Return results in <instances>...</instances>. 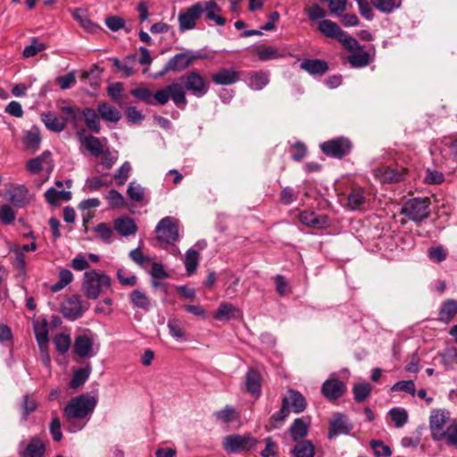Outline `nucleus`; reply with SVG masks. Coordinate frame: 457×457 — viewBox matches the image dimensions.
Returning <instances> with one entry per match:
<instances>
[{
    "label": "nucleus",
    "instance_id": "obj_32",
    "mask_svg": "<svg viewBox=\"0 0 457 457\" xmlns=\"http://www.w3.org/2000/svg\"><path fill=\"white\" fill-rule=\"evenodd\" d=\"M81 144L86 149L95 157H100L101 154L104 150V147L101 140L92 135L85 136L80 137Z\"/></svg>",
    "mask_w": 457,
    "mask_h": 457
},
{
    "label": "nucleus",
    "instance_id": "obj_8",
    "mask_svg": "<svg viewBox=\"0 0 457 457\" xmlns=\"http://www.w3.org/2000/svg\"><path fill=\"white\" fill-rule=\"evenodd\" d=\"M257 444V439L250 435H230L224 438V448L229 453L249 451Z\"/></svg>",
    "mask_w": 457,
    "mask_h": 457
},
{
    "label": "nucleus",
    "instance_id": "obj_16",
    "mask_svg": "<svg viewBox=\"0 0 457 457\" xmlns=\"http://www.w3.org/2000/svg\"><path fill=\"white\" fill-rule=\"evenodd\" d=\"M240 71L234 69H220L212 75V81L217 85H232L240 79Z\"/></svg>",
    "mask_w": 457,
    "mask_h": 457
},
{
    "label": "nucleus",
    "instance_id": "obj_58",
    "mask_svg": "<svg viewBox=\"0 0 457 457\" xmlns=\"http://www.w3.org/2000/svg\"><path fill=\"white\" fill-rule=\"evenodd\" d=\"M100 156L102 158L101 164L106 170L111 169L118 159L117 153L112 152L109 148H104Z\"/></svg>",
    "mask_w": 457,
    "mask_h": 457
},
{
    "label": "nucleus",
    "instance_id": "obj_62",
    "mask_svg": "<svg viewBox=\"0 0 457 457\" xmlns=\"http://www.w3.org/2000/svg\"><path fill=\"white\" fill-rule=\"evenodd\" d=\"M216 418L224 422L228 423L237 419L235 409L231 406H226L224 409L215 413Z\"/></svg>",
    "mask_w": 457,
    "mask_h": 457
},
{
    "label": "nucleus",
    "instance_id": "obj_9",
    "mask_svg": "<svg viewBox=\"0 0 457 457\" xmlns=\"http://www.w3.org/2000/svg\"><path fill=\"white\" fill-rule=\"evenodd\" d=\"M203 12L202 2H197L187 8L185 12H181L178 17L179 29L186 31L194 29L196 25V21L201 17Z\"/></svg>",
    "mask_w": 457,
    "mask_h": 457
},
{
    "label": "nucleus",
    "instance_id": "obj_36",
    "mask_svg": "<svg viewBox=\"0 0 457 457\" xmlns=\"http://www.w3.org/2000/svg\"><path fill=\"white\" fill-rule=\"evenodd\" d=\"M129 298L135 308L148 311L151 307L149 296L140 289L133 290L129 295Z\"/></svg>",
    "mask_w": 457,
    "mask_h": 457
},
{
    "label": "nucleus",
    "instance_id": "obj_63",
    "mask_svg": "<svg viewBox=\"0 0 457 457\" xmlns=\"http://www.w3.org/2000/svg\"><path fill=\"white\" fill-rule=\"evenodd\" d=\"M15 218L16 213L10 205L4 204L0 207V220L4 224H11Z\"/></svg>",
    "mask_w": 457,
    "mask_h": 457
},
{
    "label": "nucleus",
    "instance_id": "obj_51",
    "mask_svg": "<svg viewBox=\"0 0 457 457\" xmlns=\"http://www.w3.org/2000/svg\"><path fill=\"white\" fill-rule=\"evenodd\" d=\"M371 391V386L368 383L356 384L353 388L354 399L358 403H361L367 399Z\"/></svg>",
    "mask_w": 457,
    "mask_h": 457
},
{
    "label": "nucleus",
    "instance_id": "obj_43",
    "mask_svg": "<svg viewBox=\"0 0 457 457\" xmlns=\"http://www.w3.org/2000/svg\"><path fill=\"white\" fill-rule=\"evenodd\" d=\"M200 254L196 250L188 249L185 258V268L188 275L193 274L199 263Z\"/></svg>",
    "mask_w": 457,
    "mask_h": 457
},
{
    "label": "nucleus",
    "instance_id": "obj_23",
    "mask_svg": "<svg viewBox=\"0 0 457 457\" xmlns=\"http://www.w3.org/2000/svg\"><path fill=\"white\" fill-rule=\"evenodd\" d=\"M300 67L312 75H322L328 70V63L320 59L304 60L300 63Z\"/></svg>",
    "mask_w": 457,
    "mask_h": 457
},
{
    "label": "nucleus",
    "instance_id": "obj_44",
    "mask_svg": "<svg viewBox=\"0 0 457 457\" xmlns=\"http://www.w3.org/2000/svg\"><path fill=\"white\" fill-rule=\"evenodd\" d=\"M291 436L294 440L303 438L308 432L307 424L300 418L295 420L289 428Z\"/></svg>",
    "mask_w": 457,
    "mask_h": 457
},
{
    "label": "nucleus",
    "instance_id": "obj_61",
    "mask_svg": "<svg viewBox=\"0 0 457 457\" xmlns=\"http://www.w3.org/2000/svg\"><path fill=\"white\" fill-rule=\"evenodd\" d=\"M106 198L110 206L112 208H120L125 204L124 197L119 191L115 189L110 190Z\"/></svg>",
    "mask_w": 457,
    "mask_h": 457
},
{
    "label": "nucleus",
    "instance_id": "obj_34",
    "mask_svg": "<svg viewBox=\"0 0 457 457\" xmlns=\"http://www.w3.org/2000/svg\"><path fill=\"white\" fill-rule=\"evenodd\" d=\"M97 112L101 118L106 121L117 122L120 120V112L112 104L108 103H101L98 104Z\"/></svg>",
    "mask_w": 457,
    "mask_h": 457
},
{
    "label": "nucleus",
    "instance_id": "obj_31",
    "mask_svg": "<svg viewBox=\"0 0 457 457\" xmlns=\"http://www.w3.org/2000/svg\"><path fill=\"white\" fill-rule=\"evenodd\" d=\"M261 381L262 376L256 370H249L246 378L245 384L247 391L255 396H259L261 393Z\"/></svg>",
    "mask_w": 457,
    "mask_h": 457
},
{
    "label": "nucleus",
    "instance_id": "obj_47",
    "mask_svg": "<svg viewBox=\"0 0 457 457\" xmlns=\"http://www.w3.org/2000/svg\"><path fill=\"white\" fill-rule=\"evenodd\" d=\"M318 29L326 37L335 38L340 27L330 20H323L319 23Z\"/></svg>",
    "mask_w": 457,
    "mask_h": 457
},
{
    "label": "nucleus",
    "instance_id": "obj_5",
    "mask_svg": "<svg viewBox=\"0 0 457 457\" xmlns=\"http://www.w3.org/2000/svg\"><path fill=\"white\" fill-rule=\"evenodd\" d=\"M453 420L449 413L444 410H433L429 417V429L431 437L435 441H442L445 430Z\"/></svg>",
    "mask_w": 457,
    "mask_h": 457
},
{
    "label": "nucleus",
    "instance_id": "obj_33",
    "mask_svg": "<svg viewBox=\"0 0 457 457\" xmlns=\"http://www.w3.org/2000/svg\"><path fill=\"white\" fill-rule=\"evenodd\" d=\"M168 89L174 104L178 107L183 108L187 104L185 87L180 83L173 82L168 85Z\"/></svg>",
    "mask_w": 457,
    "mask_h": 457
},
{
    "label": "nucleus",
    "instance_id": "obj_30",
    "mask_svg": "<svg viewBox=\"0 0 457 457\" xmlns=\"http://www.w3.org/2000/svg\"><path fill=\"white\" fill-rule=\"evenodd\" d=\"M204 12L206 13V17L214 21L217 25L222 26L225 24L226 20L220 16V8L213 0L203 3Z\"/></svg>",
    "mask_w": 457,
    "mask_h": 457
},
{
    "label": "nucleus",
    "instance_id": "obj_40",
    "mask_svg": "<svg viewBox=\"0 0 457 457\" xmlns=\"http://www.w3.org/2000/svg\"><path fill=\"white\" fill-rule=\"evenodd\" d=\"M253 53L258 56L259 60L263 62L280 57L278 49L273 46L265 47L258 46L253 49Z\"/></svg>",
    "mask_w": 457,
    "mask_h": 457
},
{
    "label": "nucleus",
    "instance_id": "obj_41",
    "mask_svg": "<svg viewBox=\"0 0 457 457\" xmlns=\"http://www.w3.org/2000/svg\"><path fill=\"white\" fill-rule=\"evenodd\" d=\"M295 457H313L314 446L309 440L297 443L293 450Z\"/></svg>",
    "mask_w": 457,
    "mask_h": 457
},
{
    "label": "nucleus",
    "instance_id": "obj_21",
    "mask_svg": "<svg viewBox=\"0 0 457 457\" xmlns=\"http://www.w3.org/2000/svg\"><path fill=\"white\" fill-rule=\"evenodd\" d=\"M45 166H52L51 153L49 151H45L41 155L26 162L27 170L32 174L40 172Z\"/></svg>",
    "mask_w": 457,
    "mask_h": 457
},
{
    "label": "nucleus",
    "instance_id": "obj_59",
    "mask_svg": "<svg viewBox=\"0 0 457 457\" xmlns=\"http://www.w3.org/2000/svg\"><path fill=\"white\" fill-rule=\"evenodd\" d=\"M56 81L62 90H66L76 84V73L73 71L64 76H59Z\"/></svg>",
    "mask_w": 457,
    "mask_h": 457
},
{
    "label": "nucleus",
    "instance_id": "obj_6",
    "mask_svg": "<svg viewBox=\"0 0 457 457\" xmlns=\"http://www.w3.org/2000/svg\"><path fill=\"white\" fill-rule=\"evenodd\" d=\"M158 241L166 244H173L179 238V228L176 220L171 217L162 219L155 228Z\"/></svg>",
    "mask_w": 457,
    "mask_h": 457
},
{
    "label": "nucleus",
    "instance_id": "obj_49",
    "mask_svg": "<svg viewBox=\"0 0 457 457\" xmlns=\"http://www.w3.org/2000/svg\"><path fill=\"white\" fill-rule=\"evenodd\" d=\"M131 165L129 162H125L114 173L113 179L118 186H123L129 177Z\"/></svg>",
    "mask_w": 457,
    "mask_h": 457
},
{
    "label": "nucleus",
    "instance_id": "obj_26",
    "mask_svg": "<svg viewBox=\"0 0 457 457\" xmlns=\"http://www.w3.org/2000/svg\"><path fill=\"white\" fill-rule=\"evenodd\" d=\"M92 372V366L87 363L85 367L74 370L73 376L70 381V387L73 390L79 389L88 379Z\"/></svg>",
    "mask_w": 457,
    "mask_h": 457
},
{
    "label": "nucleus",
    "instance_id": "obj_55",
    "mask_svg": "<svg viewBox=\"0 0 457 457\" xmlns=\"http://www.w3.org/2000/svg\"><path fill=\"white\" fill-rule=\"evenodd\" d=\"M428 256L432 262H442L446 260L447 252L442 245L432 246L428 250Z\"/></svg>",
    "mask_w": 457,
    "mask_h": 457
},
{
    "label": "nucleus",
    "instance_id": "obj_15",
    "mask_svg": "<svg viewBox=\"0 0 457 457\" xmlns=\"http://www.w3.org/2000/svg\"><path fill=\"white\" fill-rule=\"evenodd\" d=\"M405 172L406 170L404 168L382 167L375 170V176L382 183H397L403 179Z\"/></svg>",
    "mask_w": 457,
    "mask_h": 457
},
{
    "label": "nucleus",
    "instance_id": "obj_7",
    "mask_svg": "<svg viewBox=\"0 0 457 457\" xmlns=\"http://www.w3.org/2000/svg\"><path fill=\"white\" fill-rule=\"evenodd\" d=\"M320 149L327 156L341 159L350 153L352 143L348 138L337 137L322 143Z\"/></svg>",
    "mask_w": 457,
    "mask_h": 457
},
{
    "label": "nucleus",
    "instance_id": "obj_27",
    "mask_svg": "<svg viewBox=\"0 0 457 457\" xmlns=\"http://www.w3.org/2000/svg\"><path fill=\"white\" fill-rule=\"evenodd\" d=\"M248 85L253 90H262L270 82V73L264 71H253L249 74Z\"/></svg>",
    "mask_w": 457,
    "mask_h": 457
},
{
    "label": "nucleus",
    "instance_id": "obj_53",
    "mask_svg": "<svg viewBox=\"0 0 457 457\" xmlns=\"http://www.w3.org/2000/svg\"><path fill=\"white\" fill-rule=\"evenodd\" d=\"M60 111L63 115L62 118L65 120V124L68 121H77L80 113L79 108L75 105H62L60 106Z\"/></svg>",
    "mask_w": 457,
    "mask_h": 457
},
{
    "label": "nucleus",
    "instance_id": "obj_14",
    "mask_svg": "<svg viewBox=\"0 0 457 457\" xmlns=\"http://www.w3.org/2000/svg\"><path fill=\"white\" fill-rule=\"evenodd\" d=\"M345 385L337 378L327 379L321 387L323 395L328 400H336L341 397L345 392Z\"/></svg>",
    "mask_w": 457,
    "mask_h": 457
},
{
    "label": "nucleus",
    "instance_id": "obj_12",
    "mask_svg": "<svg viewBox=\"0 0 457 457\" xmlns=\"http://www.w3.org/2000/svg\"><path fill=\"white\" fill-rule=\"evenodd\" d=\"M198 58H200V55H195L189 52L179 53L169 60V62L166 63L165 71H184L189 67L193 61Z\"/></svg>",
    "mask_w": 457,
    "mask_h": 457
},
{
    "label": "nucleus",
    "instance_id": "obj_64",
    "mask_svg": "<svg viewBox=\"0 0 457 457\" xmlns=\"http://www.w3.org/2000/svg\"><path fill=\"white\" fill-rule=\"evenodd\" d=\"M392 391H403L411 394V395H415L416 388L415 384L412 380H402L395 383L392 388Z\"/></svg>",
    "mask_w": 457,
    "mask_h": 457
},
{
    "label": "nucleus",
    "instance_id": "obj_3",
    "mask_svg": "<svg viewBox=\"0 0 457 457\" xmlns=\"http://www.w3.org/2000/svg\"><path fill=\"white\" fill-rule=\"evenodd\" d=\"M306 401L303 395L294 389L287 390V395L282 399L281 409L271 416L273 422H282L290 411L299 413L305 410Z\"/></svg>",
    "mask_w": 457,
    "mask_h": 457
},
{
    "label": "nucleus",
    "instance_id": "obj_38",
    "mask_svg": "<svg viewBox=\"0 0 457 457\" xmlns=\"http://www.w3.org/2000/svg\"><path fill=\"white\" fill-rule=\"evenodd\" d=\"M457 313V301L450 299L443 303L439 312L440 320L448 323Z\"/></svg>",
    "mask_w": 457,
    "mask_h": 457
},
{
    "label": "nucleus",
    "instance_id": "obj_39",
    "mask_svg": "<svg viewBox=\"0 0 457 457\" xmlns=\"http://www.w3.org/2000/svg\"><path fill=\"white\" fill-rule=\"evenodd\" d=\"M34 332L39 349H44L46 346H48L49 337L47 322L44 321L40 325H36Z\"/></svg>",
    "mask_w": 457,
    "mask_h": 457
},
{
    "label": "nucleus",
    "instance_id": "obj_50",
    "mask_svg": "<svg viewBox=\"0 0 457 457\" xmlns=\"http://www.w3.org/2000/svg\"><path fill=\"white\" fill-rule=\"evenodd\" d=\"M450 446H457V422L453 420L445 430L444 439Z\"/></svg>",
    "mask_w": 457,
    "mask_h": 457
},
{
    "label": "nucleus",
    "instance_id": "obj_20",
    "mask_svg": "<svg viewBox=\"0 0 457 457\" xmlns=\"http://www.w3.org/2000/svg\"><path fill=\"white\" fill-rule=\"evenodd\" d=\"M113 228L122 237L134 235L137 231L135 220L127 216H121L114 220Z\"/></svg>",
    "mask_w": 457,
    "mask_h": 457
},
{
    "label": "nucleus",
    "instance_id": "obj_54",
    "mask_svg": "<svg viewBox=\"0 0 457 457\" xmlns=\"http://www.w3.org/2000/svg\"><path fill=\"white\" fill-rule=\"evenodd\" d=\"M348 61L353 67H364L369 64L370 55L367 52H358L350 55Z\"/></svg>",
    "mask_w": 457,
    "mask_h": 457
},
{
    "label": "nucleus",
    "instance_id": "obj_17",
    "mask_svg": "<svg viewBox=\"0 0 457 457\" xmlns=\"http://www.w3.org/2000/svg\"><path fill=\"white\" fill-rule=\"evenodd\" d=\"M302 224L315 228H322L328 226V219L325 215H318L314 212L303 211L299 214Z\"/></svg>",
    "mask_w": 457,
    "mask_h": 457
},
{
    "label": "nucleus",
    "instance_id": "obj_24",
    "mask_svg": "<svg viewBox=\"0 0 457 457\" xmlns=\"http://www.w3.org/2000/svg\"><path fill=\"white\" fill-rule=\"evenodd\" d=\"M72 17L79 23V25L89 33H96L101 29L100 26L93 22L86 10L78 8L72 12Z\"/></svg>",
    "mask_w": 457,
    "mask_h": 457
},
{
    "label": "nucleus",
    "instance_id": "obj_28",
    "mask_svg": "<svg viewBox=\"0 0 457 457\" xmlns=\"http://www.w3.org/2000/svg\"><path fill=\"white\" fill-rule=\"evenodd\" d=\"M366 201V193L361 188H353L347 197V206L351 210H361Z\"/></svg>",
    "mask_w": 457,
    "mask_h": 457
},
{
    "label": "nucleus",
    "instance_id": "obj_13",
    "mask_svg": "<svg viewBox=\"0 0 457 457\" xmlns=\"http://www.w3.org/2000/svg\"><path fill=\"white\" fill-rule=\"evenodd\" d=\"M7 195L8 200L18 208L25 207L31 201V196L28 188L22 185L14 186L12 188L8 190Z\"/></svg>",
    "mask_w": 457,
    "mask_h": 457
},
{
    "label": "nucleus",
    "instance_id": "obj_37",
    "mask_svg": "<svg viewBox=\"0 0 457 457\" xmlns=\"http://www.w3.org/2000/svg\"><path fill=\"white\" fill-rule=\"evenodd\" d=\"M45 445L38 437H33L23 452L24 457H43L45 453Z\"/></svg>",
    "mask_w": 457,
    "mask_h": 457
},
{
    "label": "nucleus",
    "instance_id": "obj_1",
    "mask_svg": "<svg viewBox=\"0 0 457 457\" xmlns=\"http://www.w3.org/2000/svg\"><path fill=\"white\" fill-rule=\"evenodd\" d=\"M97 397L83 394L72 398L63 409V416L70 425V431L80 430L84 425H73L74 420H82L92 414L97 404Z\"/></svg>",
    "mask_w": 457,
    "mask_h": 457
},
{
    "label": "nucleus",
    "instance_id": "obj_29",
    "mask_svg": "<svg viewBox=\"0 0 457 457\" xmlns=\"http://www.w3.org/2000/svg\"><path fill=\"white\" fill-rule=\"evenodd\" d=\"M240 316V311L231 303H221L213 317L219 320H229Z\"/></svg>",
    "mask_w": 457,
    "mask_h": 457
},
{
    "label": "nucleus",
    "instance_id": "obj_60",
    "mask_svg": "<svg viewBox=\"0 0 457 457\" xmlns=\"http://www.w3.org/2000/svg\"><path fill=\"white\" fill-rule=\"evenodd\" d=\"M94 231L97 233L98 237L105 243H110L113 232L106 223H99L94 228Z\"/></svg>",
    "mask_w": 457,
    "mask_h": 457
},
{
    "label": "nucleus",
    "instance_id": "obj_52",
    "mask_svg": "<svg viewBox=\"0 0 457 457\" xmlns=\"http://www.w3.org/2000/svg\"><path fill=\"white\" fill-rule=\"evenodd\" d=\"M46 48V46L44 43L39 42L37 38L34 37L31 40V44L24 48L22 54L25 58H30L44 51Z\"/></svg>",
    "mask_w": 457,
    "mask_h": 457
},
{
    "label": "nucleus",
    "instance_id": "obj_25",
    "mask_svg": "<svg viewBox=\"0 0 457 457\" xmlns=\"http://www.w3.org/2000/svg\"><path fill=\"white\" fill-rule=\"evenodd\" d=\"M41 120L44 122L45 126L49 130L54 132H61L66 127L65 120H63L62 117H58L55 113L52 112L42 113Z\"/></svg>",
    "mask_w": 457,
    "mask_h": 457
},
{
    "label": "nucleus",
    "instance_id": "obj_46",
    "mask_svg": "<svg viewBox=\"0 0 457 457\" xmlns=\"http://www.w3.org/2000/svg\"><path fill=\"white\" fill-rule=\"evenodd\" d=\"M73 279V275L71 270L62 269L59 272V280L51 286L52 292H59L69 285Z\"/></svg>",
    "mask_w": 457,
    "mask_h": 457
},
{
    "label": "nucleus",
    "instance_id": "obj_11",
    "mask_svg": "<svg viewBox=\"0 0 457 457\" xmlns=\"http://www.w3.org/2000/svg\"><path fill=\"white\" fill-rule=\"evenodd\" d=\"M86 310L87 308L82 305L79 296L76 295L65 299L61 304L62 314L71 320H75L82 316Z\"/></svg>",
    "mask_w": 457,
    "mask_h": 457
},
{
    "label": "nucleus",
    "instance_id": "obj_19",
    "mask_svg": "<svg viewBox=\"0 0 457 457\" xmlns=\"http://www.w3.org/2000/svg\"><path fill=\"white\" fill-rule=\"evenodd\" d=\"M73 351L80 358H88L93 355V341L87 335L78 336L75 338Z\"/></svg>",
    "mask_w": 457,
    "mask_h": 457
},
{
    "label": "nucleus",
    "instance_id": "obj_2",
    "mask_svg": "<svg viewBox=\"0 0 457 457\" xmlns=\"http://www.w3.org/2000/svg\"><path fill=\"white\" fill-rule=\"evenodd\" d=\"M81 287L86 297L96 300L107 290H112V280L103 272L89 270L84 273Z\"/></svg>",
    "mask_w": 457,
    "mask_h": 457
},
{
    "label": "nucleus",
    "instance_id": "obj_48",
    "mask_svg": "<svg viewBox=\"0 0 457 457\" xmlns=\"http://www.w3.org/2000/svg\"><path fill=\"white\" fill-rule=\"evenodd\" d=\"M391 420L396 428H402L408 420V412L402 408H393L389 411Z\"/></svg>",
    "mask_w": 457,
    "mask_h": 457
},
{
    "label": "nucleus",
    "instance_id": "obj_35",
    "mask_svg": "<svg viewBox=\"0 0 457 457\" xmlns=\"http://www.w3.org/2000/svg\"><path fill=\"white\" fill-rule=\"evenodd\" d=\"M85 119L86 126L94 133H99L101 129L100 117L96 110L92 108H85L82 112Z\"/></svg>",
    "mask_w": 457,
    "mask_h": 457
},
{
    "label": "nucleus",
    "instance_id": "obj_10",
    "mask_svg": "<svg viewBox=\"0 0 457 457\" xmlns=\"http://www.w3.org/2000/svg\"><path fill=\"white\" fill-rule=\"evenodd\" d=\"M180 79L184 83L185 88L196 96H203L208 92V82L196 71H191L181 77Z\"/></svg>",
    "mask_w": 457,
    "mask_h": 457
},
{
    "label": "nucleus",
    "instance_id": "obj_57",
    "mask_svg": "<svg viewBox=\"0 0 457 457\" xmlns=\"http://www.w3.org/2000/svg\"><path fill=\"white\" fill-rule=\"evenodd\" d=\"M130 259L136 262L138 266L145 268L147 264L151 262V258L147 255H145L140 247L133 249L129 252Z\"/></svg>",
    "mask_w": 457,
    "mask_h": 457
},
{
    "label": "nucleus",
    "instance_id": "obj_4",
    "mask_svg": "<svg viewBox=\"0 0 457 457\" xmlns=\"http://www.w3.org/2000/svg\"><path fill=\"white\" fill-rule=\"evenodd\" d=\"M430 200L425 198H412L404 203L401 213L414 222H421L428 218Z\"/></svg>",
    "mask_w": 457,
    "mask_h": 457
},
{
    "label": "nucleus",
    "instance_id": "obj_42",
    "mask_svg": "<svg viewBox=\"0 0 457 457\" xmlns=\"http://www.w3.org/2000/svg\"><path fill=\"white\" fill-rule=\"evenodd\" d=\"M53 342L55 345L56 351L61 353H66L71 345V338L69 334L59 333L54 336Z\"/></svg>",
    "mask_w": 457,
    "mask_h": 457
},
{
    "label": "nucleus",
    "instance_id": "obj_22",
    "mask_svg": "<svg viewBox=\"0 0 457 457\" xmlns=\"http://www.w3.org/2000/svg\"><path fill=\"white\" fill-rule=\"evenodd\" d=\"M22 142L25 149L31 154H34L39 148L41 143L39 129L32 127L30 129L26 130L24 132Z\"/></svg>",
    "mask_w": 457,
    "mask_h": 457
},
{
    "label": "nucleus",
    "instance_id": "obj_18",
    "mask_svg": "<svg viewBox=\"0 0 457 457\" xmlns=\"http://www.w3.org/2000/svg\"><path fill=\"white\" fill-rule=\"evenodd\" d=\"M351 429L352 426L346 417L337 413L329 423L328 437L332 438L340 434H348Z\"/></svg>",
    "mask_w": 457,
    "mask_h": 457
},
{
    "label": "nucleus",
    "instance_id": "obj_45",
    "mask_svg": "<svg viewBox=\"0 0 457 457\" xmlns=\"http://www.w3.org/2000/svg\"><path fill=\"white\" fill-rule=\"evenodd\" d=\"M372 5L382 12L390 13L400 7L401 0H370Z\"/></svg>",
    "mask_w": 457,
    "mask_h": 457
},
{
    "label": "nucleus",
    "instance_id": "obj_56",
    "mask_svg": "<svg viewBox=\"0 0 457 457\" xmlns=\"http://www.w3.org/2000/svg\"><path fill=\"white\" fill-rule=\"evenodd\" d=\"M127 194L131 200L135 202H141L144 199L145 191L139 184L133 181L129 183Z\"/></svg>",
    "mask_w": 457,
    "mask_h": 457
}]
</instances>
